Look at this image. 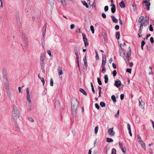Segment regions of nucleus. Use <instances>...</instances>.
<instances>
[{
  "label": "nucleus",
  "instance_id": "nucleus-48",
  "mask_svg": "<svg viewBox=\"0 0 154 154\" xmlns=\"http://www.w3.org/2000/svg\"><path fill=\"white\" fill-rule=\"evenodd\" d=\"M53 81L52 79H50V85L51 86H53Z\"/></svg>",
  "mask_w": 154,
  "mask_h": 154
},
{
  "label": "nucleus",
  "instance_id": "nucleus-5",
  "mask_svg": "<svg viewBox=\"0 0 154 154\" xmlns=\"http://www.w3.org/2000/svg\"><path fill=\"white\" fill-rule=\"evenodd\" d=\"M150 0H143V4L144 5V6L146 7V9L147 11L149 10L150 3Z\"/></svg>",
  "mask_w": 154,
  "mask_h": 154
},
{
  "label": "nucleus",
  "instance_id": "nucleus-9",
  "mask_svg": "<svg viewBox=\"0 0 154 154\" xmlns=\"http://www.w3.org/2000/svg\"><path fill=\"white\" fill-rule=\"evenodd\" d=\"M83 60L84 63L83 69L86 70L87 68L88 65L87 63V60L86 56H84Z\"/></svg>",
  "mask_w": 154,
  "mask_h": 154
},
{
  "label": "nucleus",
  "instance_id": "nucleus-25",
  "mask_svg": "<svg viewBox=\"0 0 154 154\" xmlns=\"http://www.w3.org/2000/svg\"><path fill=\"white\" fill-rule=\"evenodd\" d=\"M120 33L119 32H117L116 33V37L117 39H119L120 38Z\"/></svg>",
  "mask_w": 154,
  "mask_h": 154
},
{
  "label": "nucleus",
  "instance_id": "nucleus-12",
  "mask_svg": "<svg viewBox=\"0 0 154 154\" xmlns=\"http://www.w3.org/2000/svg\"><path fill=\"white\" fill-rule=\"evenodd\" d=\"M47 28V25L46 24H45L42 28V32L43 37H45V35L46 32V29Z\"/></svg>",
  "mask_w": 154,
  "mask_h": 154
},
{
  "label": "nucleus",
  "instance_id": "nucleus-31",
  "mask_svg": "<svg viewBox=\"0 0 154 154\" xmlns=\"http://www.w3.org/2000/svg\"><path fill=\"white\" fill-rule=\"evenodd\" d=\"M98 88L99 90V97H100L101 96V90L102 88L100 86H98Z\"/></svg>",
  "mask_w": 154,
  "mask_h": 154
},
{
  "label": "nucleus",
  "instance_id": "nucleus-60",
  "mask_svg": "<svg viewBox=\"0 0 154 154\" xmlns=\"http://www.w3.org/2000/svg\"><path fill=\"white\" fill-rule=\"evenodd\" d=\"M119 110L118 111L117 113L115 115V116L117 118L118 117V116H119Z\"/></svg>",
  "mask_w": 154,
  "mask_h": 154
},
{
  "label": "nucleus",
  "instance_id": "nucleus-57",
  "mask_svg": "<svg viewBox=\"0 0 154 154\" xmlns=\"http://www.w3.org/2000/svg\"><path fill=\"white\" fill-rule=\"evenodd\" d=\"M47 53L50 56V57H51L52 56V55L51 54V52L50 50H48L47 51Z\"/></svg>",
  "mask_w": 154,
  "mask_h": 154
},
{
  "label": "nucleus",
  "instance_id": "nucleus-40",
  "mask_svg": "<svg viewBox=\"0 0 154 154\" xmlns=\"http://www.w3.org/2000/svg\"><path fill=\"white\" fill-rule=\"evenodd\" d=\"M132 6L133 11H135L137 8L136 5H132Z\"/></svg>",
  "mask_w": 154,
  "mask_h": 154
},
{
  "label": "nucleus",
  "instance_id": "nucleus-63",
  "mask_svg": "<svg viewBox=\"0 0 154 154\" xmlns=\"http://www.w3.org/2000/svg\"><path fill=\"white\" fill-rule=\"evenodd\" d=\"M127 128L128 131L131 130L130 125L129 124H128Z\"/></svg>",
  "mask_w": 154,
  "mask_h": 154
},
{
  "label": "nucleus",
  "instance_id": "nucleus-42",
  "mask_svg": "<svg viewBox=\"0 0 154 154\" xmlns=\"http://www.w3.org/2000/svg\"><path fill=\"white\" fill-rule=\"evenodd\" d=\"M74 51L75 52V54H78V48L77 47H75L74 48Z\"/></svg>",
  "mask_w": 154,
  "mask_h": 154
},
{
  "label": "nucleus",
  "instance_id": "nucleus-27",
  "mask_svg": "<svg viewBox=\"0 0 154 154\" xmlns=\"http://www.w3.org/2000/svg\"><path fill=\"white\" fill-rule=\"evenodd\" d=\"M106 141L108 143H110L113 142V140L112 138L107 137L106 138Z\"/></svg>",
  "mask_w": 154,
  "mask_h": 154
},
{
  "label": "nucleus",
  "instance_id": "nucleus-58",
  "mask_svg": "<svg viewBox=\"0 0 154 154\" xmlns=\"http://www.w3.org/2000/svg\"><path fill=\"white\" fill-rule=\"evenodd\" d=\"M14 124H15V126H16V127L17 128H18V125L17 124V123L16 122V121H14Z\"/></svg>",
  "mask_w": 154,
  "mask_h": 154
},
{
  "label": "nucleus",
  "instance_id": "nucleus-36",
  "mask_svg": "<svg viewBox=\"0 0 154 154\" xmlns=\"http://www.w3.org/2000/svg\"><path fill=\"white\" fill-rule=\"evenodd\" d=\"M28 119L29 121H30L32 122H33L34 121V120L33 119V118L32 117H29Z\"/></svg>",
  "mask_w": 154,
  "mask_h": 154
},
{
  "label": "nucleus",
  "instance_id": "nucleus-46",
  "mask_svg": "<svg viewBox=\"0 0 154 154\" xmlns=\"http://www.w3.org/2000/svg\"><path fill=\"white\" fill-rule=\"evenodd\" d=\"M143 29V26H140V29H139V32L141 34L142 32V29Z\"/></svg>",
  "mask_w": 154,
  "mask_h": 154
},
{
  "label": "nucleus",
  "instance_id": "nucleus-17",
  "mask_svg": "<svg viewBox=\"0 0 154 154\" xmlns=\"http://www.w3.org/2000/svg\"><path fill=\"white\" fill-rule=\"evenodd\" d=\"M111 18L113 23H117L118 22V19H117L113 15L111 16Z\"/></svg>",
  "mask_w": 154,
  "mask_h": 154
},
{
  "label": "nucleus",
  "instance_id": "nucleus-15",
  "mask_svg": "<svg viewBox=\"0 0 154 154\" xmlns=\"http://www.w3.org/2000/svg\"><path fill=\"white\" fill-rule=\"evenodd\" d=\"M103 60L102 62V66H105V65L106 62V57L104 54H102Z\"/></svg>",
  "mask_w": 154,
  "mask_h": 154
},
{
  "label": "nucleus",
  "instance_id": "nucleus-37",
  "mask_svg": "<svg viewBox=\"0 0 154 154\" xmlns=\"http://www.w3.org/2000/svg\"><path fill=\"white\" fill-rule=\"evenodd\" d=\"M90 29L92 32V33H94V27L93 26H90Z\"/></svg>",
  "mask_w": 154,
  "mask_h": 154
},
{
  "label": "nucleus",
  "instance_id": "nucleus-34",
  "mask_svg": "<svg viewBox=\"0 0 154 154\" xmlns=\"http://www.w3.org/2000/svg\"><path fill=\"white\" fill-rule=\"evenodd\" d=\"M102 72L103 73H104L106 71V69L105 67V66H102Z\"/></svg>",
  "mask_w": 154,
  "mask_h": 154
},
{
  "label": "nucleus",
  "instance_id": "nucleus-6",
  "mask_svg": "<svg viewBox=\"0 0 154 154\" xmlns=\"http://www.w3.org/2000/svg\"><path fill=\"white\" fill-rule=\"evenodd\" d=\"M26 98L27 100L28 101L29 104H31L32 103L31 100L30 96L29 94V89L28 88H26Z\"/></svg>",
  "mask_w": 154,
  "mask_h": 154
},
{
  "label": "nucleus",
  "instance_id": "nucleus-50",
  "mask_svg": "<svg viewBox=\"0 0 154 154\" xmlns=\"http://www.w3.org/2000/svg\"><path fill=\"white\" fill-rule=\"evenodd\" d=\"M76 55V61H79V57L78 54H75Z\"/></svg>",
  "mask_w": 154,
  "mask_h": 154
},
{
  "label": "nucleus",
  "instance_id": "nucleus-33",
  "mask_svg": "<svg viewBox=\"0 0 154 154\" xmlns=\"http://www.w3.org/2000/svg\"><path fill=\"white\" fill-rule=\"evenodd\" d=\"M100 105L102 107H104L105 106V104L103 102H101L100 103Z\"/></svg>",
  "mask_w": 154,
  "mask_h": 154
},
{
  "label": "nucleus",
  "instance_id": "nucleus-56",
  "mask_svg": "<svg viewBox=\"0 0 154 154\" xmlns=\"http://www.w3.org/2000/svg\"><path fill=\"white\" fill-rule=\"evenodd\" d=\"M150 42H151V43H153V42H154V39H153V38L152 37H151L150 38Z\"/></svg>",
  "mask_w": 154,
  "mask_h": 154
},
{
  "label": "nucleus",
  "instance_id": "nucleus-28",
  "mask_svg": "<svg viewBox=\"0 0 154 154\" xmlns=\"http://www.w3.org/2000/svg\"><path fill=\"white\" fill-rule=\"evenodd\" d=\"M111 99H112V100H113L114 103L116 102V100L115 95H112V96H111Z\"/></svg>",
  "mask_w": 154,
  "mask_h": 154
},
{
  "label": "nucleus",
  "instance_id": "nucleus-1",
  "mask_svg": "<svg viewBox=\"0 0 154 154\" xmlns=\"http://www.w3.org/2000/svg\"><path fill=\"white\" fill-rule=\"evenodd\" d=\"M79 106V102L75 98H72L71 101V109L72 115L75 117L77 116V110Z\"/></svg>",
  "mask_w": 154,
  "mask_h": 154
},
{
  "label": "nucleus",
  "instance_id": "nucleus-39",
  "mask_svg": "<svg viewBox=\"0 0 154 154\" xmlns=\"http://www.w3.org/2000/svg\"><path fill=\"white\" fill-rule=\"evenodd\" d=\"M145 103L143 101H142L140 102H139L140 106H143L145 105Z\"/></svg>",
  "mask_w": 154,
  "mask_h": 154
},
{
  "label": "nucleus",
  "instance_id": "nucleus-62",
  "mask_svg": "<svg viewBox=\"0 0 154 154\" xmlns=\"http://www.w3.org/2000/svg\"><path fill=\"white\" fill-rule=\"evenodd\" d=\"M145 44V42L144 41H142L141 42V46H144Z\"/></svg>",
  "mask_w": 154,
  "mask_h": 154
},
{
  "label": "nucleus",
  "instance_id": "nucleus-2",
  "mask_svg": "<svg viewBox=\"0 0 154 154\" xmlns=\"http://www.w3.org/2000/svg\"><path fill=\"white\" fill-rule=\"evenodd\" d=\"M20 116L19 112L15 105H14L13 106L12 111V116L14 121L17 120V119Z\"/></svg>",
  "mask_w": 154,
  "mask_h": 154
},
{
  "label": "nucleus",
  "instance_id": "nucleus-26",
  "mask_svg": "<svg viewBox=\"0 0 154 154\" xmlns=\"http://www.w3.org/2000/svg\"><path fill=\"white\" fill-rule=\"evenodd\" d=\"M57 1L61 2L63 5H66V2L65 0H57Z\"/></svg>",
  "mask_w": 154,
  "mask_h": 154
},
{
  "label": "nucleus",
  "instance_id": "nucleus-47",
  "mask_svg": "<svg viewBox=\"0 0 154 154\" xmlns=\"http://www.w3.org/2000/svg\"><path fill=\"white\" fill-rule=\"evenodd\" d=\"M40 80L42 82L43 85H44L45 83V82L44 78H41Z\"/></svg>",
  "mask_w": 154,
  "mask_h": 154
},
{
  "label": "nucleus",
  "instance_id": "nucleus-19",
  "mask_svg": "<svg viewBox=\"0 0 154 154\" xmlns=\"http://www.w3.org/2000/svg\"><path fill=\"white\" fill-rule=\"evenodd\" d=\"M119 5L122 8H125V5L123 1H121V2L119 3Z\"/></svg>",
  "mask_w": 154,
  "mask_h": 154
},
{
  "label": "nucleus",
  "instance_id": "nucleus-35",
  "mask_svg": "<svg viewBox=\"0 0 154 154\" xmlns=\"http://www.w3.org/2000/svg\"><path fill=\"white\" fill-rule=\"evenodd\" d=\"M116 7H112L111 8V11L112 13H114L116 11Z\"/></svg>",
  "mask_w": 154,
  "mask_h": 154
},
{
  "label": "nucleus",
  "instance_id": "nucleus-4",
  "mask_svg": "<svg viewBox=\"0 0 154 154\" xmlns=\"http://www.w3.org/2000/svg\"><path fill=\"white\" fill-rule=\"evenodd\" d=\"M129 51L127 53L126 56H125L123 57L124 59L126 62L127 64H128L129 60H130V57L131 55V50L130 46L129 47Z\"/></svg>",
  "mask_w": 154,
  "mask_h": 154
},
{
  "label": "nucleus",
  "instance_id": "nucleus-55",
  "mask_svg": "<svg viewBox=\"0 0 154 154\" xmlns=\"http://www.w3.org/2000/svg\"><path fill=\"white\" fill-rule=\"evenodd\" d=\"M102 17L103 18H106V15L104 13H102Z\"/></svg>",
  "mask_w": 154,
  "mask_h": 154
},
{
  "label": "nucleus",
  "instance_id": "nucleus-24",
  "mask_svg": "<svg viewBox=\"0 0 154 154\" xmlns=\"http://www.w3.org/2000/svg\"><path fill=\"white\" fill-rule=\"evenodd\" d=\"M45 37H43L42 39L41 40L42 45L43 48H44L45 45Z\"/></svg>",
  "mask_w": 154,
  "mask_h": 154
},
{
  "label": "nucleus",
  "instance_id": "nucleus-10",
  "mask_svg": "<svg viewBox=\"0 0 154 154\" xmlns=\"http://www.w3.org/2000/svg\"><path fill=\"white\" fill-rule=\"evenodd\" d=\"M45 56L44 54L41 53L40 56V64H45L44 60H45Z\"/></svg>",
  "mask_w": 154,
  "mask_h": 154
},
{
  "label": "nucleus",
  "instance_id": "nucleus-45",
  "mask_svg": "<svg viewBox=\"0 0 154 154\" xmlns=\"http://www.w3.org/2000/svg\"><path fill=\"white\" fill-rule=\"evenodd\" d=\"M149 30L151 32H152L153 31V29L152 25H149Z\"/></svg>",
  "mask_w": 154,
  "mask_h": 154
},
{
  "label": "nucleus",
  "instance_id": "nucleus-20",
  "mask_svg": "<svg viewBox=\"0 0 154 154\" xmlns=\"http://www.w3.org/2000/svg\"><path fill=\"white\" fill-rule=\"evenodd\" d=\"M27 38L26 37H24L23 38V41H24V42H25L24 44L26 46H28V44H27Z\"/></svg>",
  "mask_w": 154,
  "mask_h": 154
},
{
  "label": "nucleus",
  "instance_id": "nucleus-43",
  "mask_svg": "<svg viewBox=\"0 0 154 154\" xmlns=\"http://www.w3.org/2000/svg\"><path fill=\"white\" fill-rule=\"evenodd\" d=\"M113 75L114 76H115L117 74V72L116 70H114L112 72Z\"/></svg>",
  "mask_w": 154,
  "mask_h": 154
},
{
  "label": "nucleus",
  "instance_id": "nucleus-16",
  "mask_svg": "<svg viewBox=\"0 0 154 154\" xmlns=\"http://www.w3.org/2000/svg\"><path fill=\"white\" fill-rule=\"evenodd\" d=\"M149 23V18L148 17L147 18V17L146 18V19L144 21L143 23L144 26H146Z\"/></svg>",
  "mask_w": 154,
  "mask_h": 154
},
{
  "label": "nucleus",
  "instance_id": "nucleus-11",
  "mask_svg": "<svg viewBox=\"0 0 154 154\" xmlns=\"http://www.w3.org/2000/svg\"><path fill=\"white\" fill-rule=\"evenodd\" d=\"M113 127L110 128L108 130V133L111 136H113L115 134V132L113 130Z\"/></svg>",
  "mask_w": 154,
  "mask_h": 154
},
{
  "label": "nucleus",
  "instance_id": "nucleus-61",
  "mask_svg": "<svg viewBox=\"0 0 154 154\" xmlns=\"http://www.w3.org/2000/svg\"><path fill=\"white\" fill-rule=\"evenodd\" d=\"M150 36V34H148L147 35L146 37L144 38V40H146Z\"/></svg>",
  "mask_w": 154,
  "mask_h": 154
},
{
  "label": "nucleus",
  "instance_id": "nucleus-29",
  "mask_svg": "<svg viewBox=\"0 0 154 154\" xmlns=\"http://www.w3.org/2000/svg\"><path fill=\"white\" fill-rule=\"evenodd\" d=\"M82 3L83 5H84L87 8H88L89 7L88 5V4L85 1H82Z\"/></svg>",
  "mask_w": 154,
  "mask_h": 154
},
{
  "label": "nucleus",
  "instance_id": "nucleus-54",
  "mask_svg": "<svg viewBox=\"0 0 154 154\" xmlns=\"http://www.w3.org/2000/svg\"><path fill=\"white\" fill-rule=\"evenodd\" d=\"M103 37L105 41H106L107 40V38L106 35L103 36Z\"/></svg>",
  "mask_w": 154,
  "mask_h": 154
},
{
  "label": "nucleus",
  "instance_id": "nucleus-30",
  "mask_svg": "<svg viewBox=\"0 0 154 154\" xmlns=\"http://www.w3.org/2000/svg\"><path fill=\"white\" fill-rule=\"evenodd\" d=\"M141 146L144 149V150H146V148L144 142H143L140 143Z\"/></svg>",
  "mask_w": 154,
  "mask_h": 154
},
{
  "label": "nucleus",
  "instance_id": "nucleus-38",
  "mask_svg": "<svg viewBox=\"0 0 154 154\" xmlns=\"http://www.w3.org/2000/svg\"><path fill=\"white\" fill-rule=\"evenodd\" d=\"M112 154H116V150L114 148H113L112 150Z\"/></svg>",
  "mask_w": 154,
  "mask_h": 154
},
{
  "label": "nucleus",
  "instance_id": "nucleus-64",
  "mask_svg": "<svg viewBox=\"0 0 154 154\" xmlns=\"http://www.w3.org/2000/svg\"><path fill=\"white\" fill-rule=\"evenodd\" d=\"M70 29H72L74 28V24H72L70 25Z\"/></svg>",
  "mask_w": 154,
  "mask_h": 154
},
{
  "label": "nucleus",
  "instance_id": "nucleus-52",
  "mask_svg": "<svg viewBox=\"0 0 154 154\" xmlns=\"http://www.w3.org/2000/svg\"><path fill=\"white\" fill-rule=\"evenodd\" d=\"M124 94H121L120 95V99L121 100H122L124 99Z\"/></svg>",
  "mask_w": 154,
  "mask_h": 154
},
{
  "label": "nucleus",
  "instance_id": "nucleus-14",
  "mask_svg": "<svg viewBox=\"0 0 154 154\" xmlns=\"http://www.w3.org/2000/svg\"><path fill=\"white\" fill-rule=\"evenodd\" d=\"M121 82L120 81H115V85L117 87L119 88L121 85L122 86V87H123V85H121Z\"/></svg>",
  "mask_w": 154,
  "mask_h": 154
},
{
  "label": "nucleus",
  "instance_id": "nucleus-18",
  "mask_svg": "<svg viewBox=\"0 0 154 154\" xmlns=\"http://www.w3.org/2000/svg\"><path fill=\"white\" fill-rule=\"evenodd\" d=\"M144 17L143 16H140L138 19V22L140 23H143V21L144 20Z\"/></svg>",
  "mask_w": 154,
  "mask_h": 154
},
{
  "label": "nucleus",
  "instance_id": "nucleus-21",
  "mask_svg": "<svg viewBox=\"0 0 154 154\" xmlns=\"http://www.w3.org/2000/svg\"><path fill=\"white\" fill-rule=\"evenodd\" d=\"M79 91L85 95H86L87 94L85 91L82 88H80Z\"/></svg>",
  "mask_w": 154,
  "mask_h": 154
},
{
  "label": "nucleus",
  "instance_id": "nucleus-44",
  "mask_svg": "<svg viewBox=\"0 0 154 154\" xmlns=\"http://www.w3.org/2000/svg\"><path fill=\"white\" fill-rule=\"evenodd\" d=\"M97 82L98 84L100 85H101L102 84V82L101 81H100V79L99 78H97Z\"/></svg>",
  "mask_w": 154,
  "mask_h": 154
},
{
  "label": "nucleus",
  "instance_id": "nucleus-13",
  "mask_svg": "<svg viewBox=\"0 0 154 154\" xmlns=\"http://www.w3.org/2000/svg\"><path fill=\"white\" fill-rule=\"evenodd\" d=\"M119 51L120 54V55L121 56H123L125 55V52L124 51V49L122 48L121 47L119 50Z\"/></svg>",
  "mask_w": 154,
  "mask_h": 154
},
{
  "label": "nucleus",
  "instance_id": "nucleus-59",
  "mask_svg": "<svg viewBox=\"0 0 154 154\" xmlns=\"http://www.w3.org/2000/svg\"><path fill=\"white\" fill-rule=\"evenodd\" d=\"M119 26L118 25H116L115 26V29L116 30H118L119 29Z\"/></svg>",
  "mask_w": 154,
  "mask_h": 154
},
{
  "label": "nucleus",
  "instance_id": "nucleus-53",
  "mask_svg": "<svg viewBox=\"0 0 154 154\" xmlns=\"http://www.w3.org/2000/svg\"><path fill=\"white\" fill-rule=\"evenodd\" d=\"M109 7L107 6H106L105 7L104 10L105 11H107L108 10Z\"/></svg>",
  "mask_w": 154,
  "mask_h": 154
},
{
  "label": "nucleus",
  "instance_id": "nucleus-8",
  "mask_svg": "<svg viewBox=\"0 0 154 154\" xmlns=\"http://www.w3.org/2000/svg\"><path fill=\"white\" fill-rule=\"evenodd\" d=\"M57 72L60 78L62 79V76L61 75L63 74V69L62 67L60 66H59L57 68Z\"/></svg>",
  "mask_w": 154,
  "mask_h": 154
},
{
  "label": "nucleus",
  "instance_id": "nucleus-22",
  "mask_svg": "<svg viewBox=\"0 0 154 154\" xmlns=\"http://www.w3.org/2000/svg\"><path fill=\"white\" fill-rule=\"evenodd\" d=\"M45 64H40L41 69L42 70V72L43 73H45Z\"/></svg>",
  "mask_w": 154,
  "mask_h": 154
},
{
  "label": "nucleus",
  "instance_id": "nucleus-32",
  "mask_svg": "<svg viewBox=\"0 0 154 154\" xmlns=\"http://www.w3.org/2000/svg\"><path fill=\"white\" fill-rule=\"evenodd\" d=\"M16 22L17 24V25L18 26H19L20 25V20L19 17H17V18Z\"/></svg>",
  "mask_w": 154,
  "mask_h": 154
},
{
  "label": "nucleus",
  "instance_id": "nucleus-7",
  "mask_svg": "<svg viewBox=\"0 0 154 154\" xmlns=\"http://www.w3.org/2000/svg\"><path fill=\"white\" fill-rule=\"evenodd\" d=\"M82 35L83 37V39L85 44V46H86L88 45V42L87 38L85 33H82Z\"/></svg>",
  "mask_w": 154,
  "mask_h": 154
},
{
  "label": "nucleus",
  "instance_id": "nucleus-51",
  "mask_svg": "<svg viewBox=\"0 0 154 154\" xmlns=\"http://www.w3.org/2000/svg\"><path fill=\"white\" fill-rule=\"evenodd\" d=\"M131 70L132 69H126V72L129 73H131Z\"/></svg>",
  "mask_w": 154,
  "mask_h": 154
},
{
  "label": "nucleus",
  "instance_id": "nucleus-23",
  "mask_svg": "<svg viewBox=\"0 0 154 154\" xmlns=\"http://www.w3.org/2000/svg\"><path fill=\"white\" fill-rule=\"evenodd\" d=\"M104 78L105 79L104 82L105 83H106L108 82V75H104Z\"/></svg>",
  "mask_w": 154,
  "mask_h": 154
},
{
  "label": "nucleus",
  "instance_id": "nucleus-49",
  "mask_svg": "<svg viewBox=\"0 0 154 154\" xmlns=\"http://www.w3.org/2000/svg\"><path fill=\"white\" fill-rule=\"evenodd\" d=\"M119 144L121 149L124 148V146H123V144L122 143H119Z\"/></svg>",
  "mask_w": 154,
  "mask_h": 154
},
{
  "label": "nucleus",
  "instance_id": "nucleus-3",
  "mask_svg": "<svg viewBox=\"0 0 154 154\" xmlns=\"http://www.w3.org/2000/svg\"><path fill=\"white\" fill-rule=\"evenodd\" d=\"M4 82L5 84V88L6 90L7 93L8 94L9 97H11V92L10 90V88L9 86V82L7 78H5Z\"/></svg>",
  "mask_w": 154,
  "mask_h": 154
},
{
  "label": "nucleus",
  "instance_id": "nucleus-41",
  "mask_svg": "<svg viewBox=\"0 0 154 154\" xmlns=\"http://www.w3.org/2000/svg\"><path fill=\"white\" fill-rule=\"evenodd\" d=\"M121 149H122V152L124 153H125V154H126V153H125V152H126V147L125 146H124V148H122Z\"/></svg>",
  "mask_w": 154,
  "mask_h": 154
}]
</instances>
